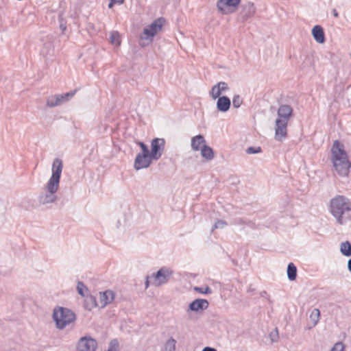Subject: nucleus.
Returning a JSON list of instances; mask_svg holds the SVG:
<instances>
[{
    "label": "nucleus",
    "instance_id": "1",
    "mask_svg": "<svg viewBox=\"0 0 351 351\" xmlns=\"http://www.w3.org/2000/svg\"><path fill=\"white\" fill-rule=\"evenodd\" d=\"M329 211L338 224L351 222V199L343 195H336L329 202Z\"/></svg>",
    "mask_w": 351,
    "mask_h": 351
},
{
    "label": "nucleus",
    "instance_id": "2",
    "mask_svg": "<svg viewBox=\"0 0 351 351\" xmlns=\"http://www.w3.org/2000/svg\"><path fill=\"white\" fill-rule=\"evenodd\" d=\"M330 152V160L335 171L340 177H348L350 173V161L343 144L335 140Z\"/></svg>",
    "mask_w": 351,
    "mask_h": 351
},
{
    "label": "nucleus",
    "instance_id": "3",
    "mask_svg": "<svg viewBox=\"0 0 351 351\" xmlns=\"http://www.w3.org/2000/svg\"><path fill=\"white\" fill-rule=\"evenodd\" d=\"M53 319L56 323V328L62 330L67 325L73 322L76 319V315L72 310L58 306L53 310Z\"/></svg>",
    "mask_w": 351,
    "mask_h": 351
},
{
    "label": "nucleus",
    "instance_id": "4",
    "mask_svg": "<svg viewBox=\"0 0 351 351\" xmlns=\"http://www.w3.org/2000/svg\"><path fill=\"white\" fill-rule=\"evenodd\" d=\"M59 188L58 185L47 182L45 190V192L40 193L38 196V202L41 205L51 204L57 200L56 195Z\"/></svg>",
    "mask_w": 351,
    "mask_h": 351
},
{
    "label": "nucleus",
    "instance_id": "5",
    "mask_svg": "<svg viewBox=\"0 0 351 351\" xmlns=\"http://www.w3.org/2000/svg\"><path fill=\"white\" fill-rule=\"evenodd\" d=\"M173 274V271L167 267H162L156 273L150 276L152 279V284L155 287H161L170 280Z\"/></svg>",
    "mask_w": 351,
    "mask_h": 351
},
{
    "label": "nucleus",
    "instance_id": "6",
    "mask_svg": "<svg viewBox=\"0 0 351 351\" xmlns=\"http://www.w3.org/2000/svg\"><path fill=\"white\" fill-rule=\"evenodd\" d=\"M165 21V19L163 17L154 20L149 26L143 29V33L140 34V38L141 40L152 39L162 29Z\"/></svg>",
    "mask_w": 351,
    "mask_h": 351
},
{
    "label": "nucleus",
    "instance_id": "7",
    "mask_svg": "<svg viewBox=\"0 0 351 351\" xmlns=\"http://www.w3.org/2000/svg\"><path fill=\"white\" fill-rule=\"evenodd\" d=\"M241 0H217V8L218 11L227 15L234 12L241 3Z\"/></svg>",
    "mask_w": 351,
    "mask_h": 351
},
{
    "label": "nucleus",
    "instance_id": "8",
    "mask_svg": "<svg viewBox=\"0 0 351 351\" xmlns=\"http://www.w3.org/2000/svg\"><path fill=\"white\" fill-rule=\"evenodd\" d=\"M241 10L238 16V21L244 23L254 16L256 13V7L252 1L242 3L240 6Z\"/></svg>",
    "mask_w": 351,
    "mask_h": 351
},
{
    "label": "nucleus",
    "instance_id": "9",
    "mask_svg": "<svg viewBox=\"0 0 351 351\" xmlns=\"http://www.w3.org/2000/svg\"><path fill=\"white\" fill-rule=\"evenodd\" d=\"M165 140L164 138H154L151 141L150 154L154 160H159L165 150Z\"/></svg>",
    "mask_w": 351,
    "mask_h": 351
},
{
    "label": "nucleus",
    "instance_id": "10",
    "mask_svg": "<svg viewBox=\"0 0 351 351\" xmlns=\"http://www.w3.org/2000/svg\"><path fill=\"white\" fill-rule=\"evenodd\" d=\"M62 169V160L58 158H55L52 164V174L48 182L59 186Z\"/></svg>",
    "mask_w": 351,
    "mask_h": 351
},
{
    "label": "nucleus",
    "instance_id": "11",
    "mask_svg": "<svg viewBox=\"0 0 351 351\" xmlns=\"http://www.w3.org/2000/svg\"><path fill=\"white\" fill-rule=\"evenodd\" d=\"M97 348V341L91 337H81L77 343L78 351H95Z\"/></svg>",
    "mask_w": 351,
    "mask_h": 351
},
{
    "label": "nucleus",
    "instance_id": "12",
    "mask_svg": "<svg viewBox=\"0 0 351 351\" xmlns=\"http://www.w3.org/2000/svg\"><path fill=\"white\" fill-rule=\"evenodd\" d=\"M152 156L149 154H138L134 160V167L136 170L148 168L152 164Z\"/></svg>",
    "mask_w": 351,
    "mask_h": 351
},
{
    "label": "nucleus",
    "instance_id": "13",
    "mask_svg": "<svg viewBox=\"0 0 351 351\" xmlns=\"http://www.w3.org/2000/svg\"><path fill=\"white\" fill-rule=\"evenodd\" d=\"M288 122L284 120L276 119L275 122V139L283 141L287 137Z\"/></svg>",
    "mask_w": 351,
    "mask_h": 351
},
{
    "label": "nucleus",
    "instance_id": "14",
    "mask_svg": "<svg viewBox=\"0 0 351 351\" xmlns=\"http://www.w3.org/2000/svg\"><path fill=\"white\" fill-rule=\"evenodd\" d=\"M208 301L206 299L197 298L193 300L189 305L188 311L198 312L208 308Z\"/></svg>",
    "mask_w": 351,
    "mask_h": 351
},
{
    "label": "nucleus",
    "instance_id": "15",
    "mask_svg": "<svg viewBox=\"0 0 351 351\" xmlns=\"http://www.w3.org/2000/svg\"><path fill=\"white\" fill-rule=\"evenodd\" d=\"M293 110L291 106L288 104H281L278 109V118L276 119L284 120L288 122L293 115Z\"/></svg>",
    "mask_w": 351,
    "mask_h": 351
},
{
    "label": "nucleus",
    "instance_id": "16",
    "mask_svg": "<svg viewBox=\"0 0 351 351\" xmlns=\"http://www.w3.org/2000/svg\"><path fill=\"white\" fill-rule=\"evenodd\" d=\"M114 299V293L111 290H106L104 292L99 293V302L101 308L106 307L108 304H110Z\"/></svg>",
    "mask_w": 351,
    "mask_h": 351
},
{
    "label": "nucleus",
    "instance_id": "17",
    "mask_svg": "<svg viewBox=\"0 0 351 351\" xmlns=\"http://www.w3.org/2000/svg\"><path fill=\"white\" fill-rule=\"evenodd\" d=\"M231 106L230 99L227 96H221L217 101V109L221 112L228 111Z\"/></svg>",
    "mask_w": 351,
    "mask_h": 351
},
{
    "label": "nucleus",
    "instance_id": "18",
    "mask_svg": "<svg viewBox=\"0 0 351 351\" xmlns=\"http://www.w3.org/2000/svg\"><path fill=\"white\" fill-rule=\"evenodd\" d=\"M312 35L315 40L319 44L324 43L326 40L325 33L321 25H317L313 27Z\"/></svg>",
    "mask_w": 351,
    "mask_h": 351
},
{
    "label": "nucleus",
    "instance_id": "19",
    "mask_svg": "<svg viewBox=\"0 0 351 351\" xmlns=\"http://www.w3.org/2000/svg\"><path fill=\"white\" fill-rule=\"evenodd\" d=\"M204 145H206V140L202 134L196 135L191 138V147L193 150H200Z\"/></svg>",
    "mask_w": 351,
    "mask_h": 351
},
{
    "label": "nucleus",
    "instance_id": "20",
    "mask_svg": "<svg viewBox=\"0 0 351 351\" xmlns=\"http://www.w3.org/2000/svg\"><path fill=\"white\" fill-rule=\"evenodd\" d=\"M98 306L97 298L92 295L85 296L84 307L86 310L90 311Z\"/></svg>",
    "mask_w": 351,
    "mask_h": 351
},
{
    "label": "nucleus",
    "instance_id": "21",
    "mask_svg": "<svg viewBox=\"0 0 351 351\" xmlns=\"http://www.w3.org/2000/svg\"><path fill=\"white\" fill-rule=\"evenodd\" d=\"M200 150L202 158L207 160H211L214 158V151L210 146L204 145L202 146V149Z\"/></svg>",
    "mask_w": 351,
    "mask_h": 351
},
{
    "label": "nucleus",
    "instance_id": "22",
    "mask_svg": "<svg viewBox=\"0 0 351 351\" xmlns=\"http://www.w3.org/2000/svg\"><path fill=\"white\" fill-rule=\"evenodd\" d=\"M287 278L290 281H293L297 278V267L293 263H289L287 266Z\"/></svg>",
    "mask_w": 351,
    "mask_h": 351
},
{
    "label": "nucleus",
    "instance_id": "23",
    "mask_svg": "<svg viewBox=\"0 0 351 351\" xmlns=\"http://www.w3.org/2000/svg\"><path fill=\"white\" fill-rule=\"evenodd\" d=\"M341 253L347 257L351 256V243L348 241L342 242L340 245Z\"/></svg>",
    "mask_w": 351,
    "mask_h": 351
},
{
    "label": "nucleus",
    "instance_id": "24",
    "mask_svg": "<svg viewBox=\"0 0 351 351\" xmlns=\"http://www.w3.org/2000/svg\"><path fill=\"white\" fill-rule=\"evenodd\" d=\"M77 90H71L68 93L57 95L58 99H60V101L61 104L69 101L76 93Z\"/></svg>",
    "mask_w": 351,
    "mask_h": 351
},
{
    "label": "nucleus",
    "instance_id": "25",
    "mask_svg": "<svg viewBox=\"0 0 351 351\" xmlns=\"http://www.w3.org/2000/svg\"><path fill=\"white\" fill-rule=\"evenodd\" d=\"M61 102L60 101V99H58L57 95H52L49 97L47 99V106L50 108H53L58 106H60Z\"/></svg>",
    "mask_w": 351,
    "mask_h": 351
},
{
    "label": "nucleus",
    "instance_id": "26",
    "mask_svg": "<svg viewBox=\"0 0 351 351\" xmlns=\"http://www.w3.org/2000/svg\"><path fill=\"white\" fill-rule=\"evenodd\" d=\"M176 341L171 337L164 345V351H175L176 350Z\"/></svg>",
    "mask_w": 351,
    "mask_h": 351
},
{
    "label": "nucleus",
    "instance_id": "27",
    "mask_svg": "<svg viewBox=\"0 0 351 351\" xmlns=\"http://www.w3.org/2000/svg\"><path fill=\"white\" fill-rule=\"evenodd\" d=\"M231 223L232 224L236 226L247 225L248 226H252L254 225V223L250 220L245 219L241 217H236L233 219Z\"/></svg>",
    "mask_w": 351,
    "mask_h": 351
},
{
    "label": "nucleus",
    "instance_id": "28",
    "mask_svg": "<svg viewBox=\"0 0 351 351\" xmlns=\"http://www.w3.org/2000/svg\"><path fill=\"white\" fill-rule=\"evenodd\" d=\"M320 311L318 308H314L310 315V319L313 322L314 326H315L318 323Z\"/></svg>",
    "mask_w": 351,
    "mask_h": 351
},
{
    "label": "nucleus",
    "instance_id": "29",
    "mask_svg": "<svg viewBox=\"0 0 351 351\" xmlns=\"http://www.w3.org/2000/svg\"><path fill=\"white\" fill-rule=\"evenodd\" d=\"M120 34L118 32H113L110 36V43L113 45H120Z\"/></svg>",
    "mask_w": 351,
    "mask_h": 351
},
{
    "label": "nucleus",
    "instance_id": "30",
    "mask_svg": "<svg viewBox=\"0 0 351 351\" xmlns=\"http://www.w3.org/2000/svg\"><path fill=\"white\" fill-rule=\"evenodd\" d=\"M77 290L78 294L80 295L82 297H85L86 296L84 291H88L87 287L82 281H78L77 282Z\"/></svg>",
    "mask_w": 351,
    "mask_h": 351
},
{
    "label": "nucleus",
    "instance_id": "31",
    "mask_svg": "<svg viewBox=\"0 0 351 351\" xmlns=\"http://www.w3.org/2000/svg\"><path fill=\"white\" fill-rule=\"evenodd\" d=\"M194 290L199 293L205 294V295L212 293V289L208 286L200 287H195Z\"/></svg>",
    "mask_w": 351,
    "mask_h": 351
},
{
    "label": "nucleus",
    "instance_id": "32",
    "mask_svg": "<svg viewBox=\"0 0 351 351\" xmlns=\"http://www.w3.org/2000/svg\"><path fill=\"white\" fill-rule=\"evenodd\" d=\"M119 341L117 339H113L109 343L108 349L106 351H119Z\"/></svg>",
    "mask_w": 351,
    "mask_h": 351
},
{
    "label": "nucleus",
    "instance_id": "33",
    "mask_svg": "<svg viewBox=\"0 0 351 351\" xmlns=\"http://www.w3.org/2000/svg\"><path fill=\"white\" fill-rule=\"evenodd\" d=\"M243 103V99L239 95H234L232 98V105L235 108H239Z\"/></svg>",
    "mask_w": 351,
    "mask_h": 351
},
{
    "label": "nucleus",
    "instance_id": "34",
    "mask_svg": "<svg viewBox=\"0 0 351 351\" xmlns=\"http://www.w3.org/2000/svg\"><path fill=\"white\" fill-rule=\"evenodd\" d=\"M228 225L227 222L224 220H221V219H218L215 223V224L213 225V226L212 227V232L215 230V229H218V228H223L225 226H226Z\"/></svg>",
    "mask_w": 351,
    "mask_h": 351
},
{
    "label": "nucleus",
    "instance_id": "35",
    "mask_svg": "<svg viewBox=\"0 0 351 351\" xmlns=\"http://www.w3.org/2000/svg\"><path fill=\"white\" fill-rule=\"evenodd\" d=\"M262 152V149L261 147H249L246 149L245 152L247 154H258Z\"/></svg>",
    "mask_w": 351,
    "mask_h": 351
},
{
    "label": "nucleus",
    "instance_id": "36",
    "mask_svg": "<svg viewBox=\"0 0 351 351\" xmlns=\"http://www.w3.org/2000/svg\"><path fill=\"white\" fill-rule=\"evenodd\" d=\"M210 94L211 95L212 97L214 99H215L217 98L218 99L219 97H221V96H220L221 94V92L220 91V90L218 88L215 87V85L213 86Z\"/></svg>",
    "mask_w": 351,
    "mask_h": 351
},
{
    "label": "nucleus",
    "instance_id": "37",
    "mask_svg": "<svg viewBox=\"0 0 351 351\" xmlns=\"http://www.w3.org/2000/svg\"><path fill=\"white\" fill-rule=\"evenodd\" d=\"M137 144L139 145V147L141 149V152H139L138 154H149V153H150V150L149 149L147 145L145 143H144L142 141H138Z\"/></svg>",
    "mask_w": 351,
    "mask_h": 351
},
{
    "label": "nucleus",
    "instance_id": "38",
    "mask_svg": "<svg viewBox=\"0 0 351 351\" xmlns=\"http://www.w3.org/2000/svg\"><path fill=\"white\" fill-rule=\"evenodd\" d=\"M215 87L218 88L221 93L229 89L228 84L225 82H219L215 84Z\"/></svg>",
    "mask_w": 351,
    "mask_h": 351
},
{
    "label": "nucleus",
    "instance_id": "39",
    "mask_svg": "<svg viewBox=\"0 0 351 351\" xmlns=\"http://www.w3.org/2000/svg\"><path fill=\"white\" fill-rule=\"evenodd\" d=\"M343 350H344V345L341 342L336 343L330 350V351H343Z\"/></svg>",
    "mask_w": 351,
    "mask_h": 351
},
{
    "label": "nucleus",
    "instance_id": "40",
    "mask_svg": "<svg viewBox=\"0 0 351 351\" xmlns=\"http://www.w3.org/2000/svg\"><path fill=\"white\" fill-rule=\"evenodd\" d=\"M276 334L275 335H273V332H271L270 334V337H271V341H273V342L276 341L277 339H278V333L277 328H276Z\"/></svg>",
    "mask_w": 351,
    "mask_h": 351
},
{
    "label": "nucleus",
    "instance_id": "41",
    "mask_svg": "<svg viewBox=\"0 0 351 351\" xmlns=\"http://www.w3.org/2000/svg\"><path fill=\"white\" fill-rule=\"evenodd\" d=\"M60 29L62 30V32H64L66 30V22H64V21H63V19H62V20L60 21Z\"/></svg>",
    "mask_w": 351,
    "mask_h": 351
},
{
    "label": "nucleus",
    "instance_id": "42",
    "mask_svg": "<svg viewBox=\"0 0 351 351\" xmlns=\"http://www.w3.org/2000/svg\"><path fill=\"white\" fill-rule=\"evenodd\" d=\"M202 351H217V350L213 347L206 346L202 349Z\"/></svg>",
    "mask_w": 351,
    "mask_h": 351
},
{
    "label": "nucleus",
    "instance_id": "43",
    "mask_svg": "<svg viewBox=\"0 0 351 351\" xmlns=\"http://www.w3.org/2000/svg\"><path fill=\"white\" fill-rule=\"evenodd\" d=\"M149 276H146V280L145 282V288H148V287L149 286Z\"/></svg>",
    "mask_w": 351,
    "mask_h": 351
},
{
    "label": "nucleus",
    "instance_id": "44",
    "mask_svg": "<svg viewBox=\"0 0 351 351\" xmlns=\"http://www.w3.org/2000/svg\"><path fill=\"white\" fill-rule=\"evenodd\" d=\"M332 12L333 16H334L335 18H338V17H339V13H338V12L337 11V10H336V9H333V10H332Z\"/></svg>",
    "mask_w": 351,
    "mask_h": 351
},
{
    "label": "nucleus",
    "instance_id": "45",
    "mask_svg": "<svg viewBox=\"0 0 351 351\" xmlns=\"http://www.w3.org/2000/svg\"><path fill=\"white\" fill-rule=\"evenodd\" d=\"M261 297L266 298L267 296V293L266 291H263L260 293Z\"/></svg>",
    "mask_w": 351,
    "mask_h": 351
},
{
    "label": "nucleus",
    "instance_id": "46",
    "mask_svg": "<svg viewBox=\"0 0 351 351\" xmlns=\"http://www.w3.org/2000/svg\"><path fill=\"white\" fill-rule=\"evenodd\" d=\"M112 1H113L115 4L117 3V4H122L124 2V0H112Z\"/></svg>",
    "mask_w": 351,
    "mask_h": 351
},
{
    "label": "nucleus",
    "instance_id": "47",
    "mask_svg": "<svg viewBox=\"0 0 351 351\" xmlns=\"http://www.w3.org/2000/svg\"><path fill=\"white\" fill-rule=\"evenodd\" d=\"M348 269L351 273V258L348 261Z\"/></svg>",
    "mask_w": 351,
    "mask_h": 351
},
{
    "label": "nucleus",
    "instance_id": "48",
    "mask_svg": "<svg viewBox=\"0 0 351 351\" xmlns=\"http://www.w3.org/2000/svg\"><path fill=\"white\" fill-rule=\"evenodd\" d=\"M254 289L252 287V285H250L247 289V292L248 293H250V292H254Z\"/></svg>",
    "mask_w": 351,
    "mask_h": 351
},
{
    "label": "nucleus",
    "instance_id": "49",
    "mask_svg": "<svg viewBox=\"0 0 351 351\" xmlns=\"http://www.w3.org/2000/svg\"><path fill=\"white\" fill-rule=\"evenodd\" d=\"M114 4L115 3L113 1H112V0H110V3H108V8H112L114 6Z\"/></svg>",
    "mask_w": 351,
    "mask_h": 351
},
{
    "label": "nucleus",
    "instance_id": "50",
    "mask_svg": "<svg viewBox=\"0 0 351 351\" xmlns=\"http://www.w3.org/2000/svg\"><path fill=\"white\" fill-rule=\"evenodd\" d=\"M351 167V160L350 161V168Z\"/></svg>",
    "mask_w": 351,
    "mask_h": 351
}]
</instances>
